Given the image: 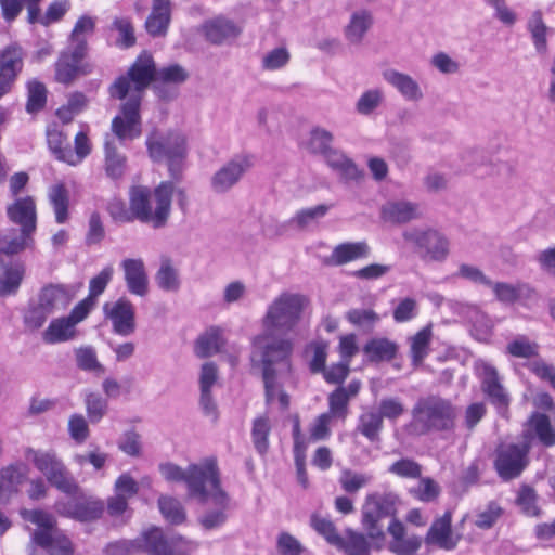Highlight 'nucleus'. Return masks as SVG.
<instances>
[{"label":"nucleus","instance_id":"nucleus-1","mask_svg":"<svg viewBox=\"0 0 555 555\" xmlns=\"http://www.w3.org/2000/svg\"><path fill=\"white\" fill-rule=\"evenodd\" d=\"M152 82H156V67L153 56L144 51L127 74L116 78L109 86L108 93L112 99L125 100L128 96L120 106V114L112 120V131L120 141L141 135L142 93Z\"/></svg>","mask_w":555,"mask_h":555},{"label":"nucleus","instance_id":"nucleus-2","mask_svg":"<svg viewBox=\"0 0 555 555\" xmlns=\"http://www.w3.org/2000/svg\"><path fill=\"white\" fill-rule=\"evenodd\" d=\"M172 193L171 181L160 182L153 191L144 185L132 186L129 202L133 217L155 229L163 228L170 216Z\"/></svg>","mask_w":555,"mask_h":555},{"label":"nucleus","instance_id":"nucleus-3","mask_svg":"<svg viewBox=\"0 0 555 555\" xmlns=\"http://www.w3.org/2000/svg\"><path fill=\"white\" fill-rule=\"evenodd\" d=\"M410 428L416 435H427L433 431L450 433L455 429L457 409L440 396L421 397L414 404Z\"/></svg>","mask_w":555,"mask_h":555},{"label":"nucleus","instance_id":"nucleus-4","mask_svg":"<svg viewBox=\"0 0 555 555\" xmlns=\"http://www.w3.org/2000/svg\"><path fill=\"white\" fill-rule=\"evenodd\" d=\"M21 516L36 526L30 532V555H39V548L48 555H74L75 548L72 541L57 527L52 514L41 509H24Z\"/></svg>","mask_w":555,"mask_h":555},{"label":"nucleus","instance_id":"nucleus-5","mask_svg":"<svg viewBox=\"0 0 555 555\" xmlns=\"http://www.w3.org/2000/svg\"><path fill=\"white\" fill-rule=\"evenodd\" d=\"M273 332L266 331L254 337V354L260 357L262 363V377L267 403H272L278 389L276 374L273 365L285 363L289 367V358L293 353V341L284 337H275Z\"/></svg>","mask_w":555,"mask_h":555},{"label":"nucleus","instance_id":"nucleus-6","mask_svg":"<svg viewBox=\"0 0 555 555\" xmlns=\"http://www.w3.org/2000/svg\"><path fill=\"white\" fill-rule=\"evenodd\" d=\"M159 470L168 481H184L189 494L197 498L202 503L208 501L206 482L217 485L220 473L215 457H207L201 464H192L186 470L172 463L160 464Z\"/></svg>","mask_w":555,"mask_h":555},{"label":"nucleus","instance_id":"nucleus-7","mask_svg":"<svg viewBox=\"0 0 555 555\" xmlns=\"http://www.w3.org/2000/svg\"><path fill=\"white\" fill-rule=\"evenodd\" d=\"M145 144L152 160H167L171 178L176 181L180 180L188 154L185 137L177 131L162 133L154 129L147 135Z\"/></svg>","mask_w":555,"mask_h":555},{"label":"nucleus","instance_id":"nucleus-8","mask_svg":"<svg viewBox=\"0 0 555 555\" xmlns=\"http://www.w3.org/2000/svg\"><path fill=\"white\" fill-rule=\"evenodd\" d=\"M306 296L293 293H282L268 307L262 325L266 331L287 333L294 330L301 319L307 306Z\"/></svg>","mask_w":555,"mask_h":555},{"label":"nucleus","instance_id":"nucleus-9","mask_svg":"<svg viewBox=\"0 0 555 555\" xmlns=\"http://www.w3.org/2000/svg\"><path fill=\"white\" fill-rule=\"evenodd\" d=\"M26 460L46 476L50 485L67 494L77 493L79 487L53 450H25Z\"/></svg>","mask_w":555,"mask_h":555},{"label":"nucleus","instance_id":"nucleus-10","mask_svg":"<svg viewBox=\"0 0 555 555\" xmlns=\"http://www.w3.org/2000/svg\"><path fill=\"white\" fill-rule=\"evenodd\" d=\"M530 449V442L524 440L520 444L501 443L498 446L493 462L498 476L504 481L518 478L529 465Z\"/></svg>","mask_w":555,"mask_h":555},{"label":"nucleus","instance_id":"nucleus-11","mask_svg":"<svg viewBox=\"0 0 555 555\" xmlns=\"http://www.w3.org/2000/svg\"><path fill=\"white\" fill-rule=\"evenodd\" d=\"M397 496L392 493L367 494L362 506V525L372 539L384 537L378 522L382 518L396 514Z\"/></svg>","mask_w":555,"mask_h":555},{"label":"nucleus","instance_id":"nucleus-12","mask_svg":"<svg viewBox=\"0 0 555 555\" xmlns=\"http://www.w3.org/2000/svg\"><path fill=\"white\" fill-rule=\"evenodd\" d=\"M477 369L480 372L481 390L496 409L498 413L505 416L509 405V395L502 385L496 369L488 362L479 361Z\"/></svg>","mask_w":555,"mask_h":555},{"label":"nucleus","instance_id":"nucleus-13","mask_svg":"<svg viewBox=\"0 0 555 555\" xmlns=\"http://www.w3.org/2000/svg\"><path fill=\"white\" fill-rule=\"evenodd\" d=\"M103 313L112 322L115 334L126 337L135 332V308L128 298L120 297L115 302L104 304Z\"/></svg>","mask_w":555,"mask_h":555},{"label":"nucleus","instance_id":"nucleus-14","mask_svg":"<svg viewBox=\"0 0 555 555\" xmlns=\"http://www.w3.org/2000/svg\"><path fill=\"white\" fill-rule=\"evenodd\" d=\"M139 492V485L129 474H121L115 481L114 494L106 501V509L111 517H122L126 514L127 518L131 516L129 508V500L135 496Z\"/></svg>","mask_w":555,"mask_h":555},{"label":"nucleus","instance_id":"nucleus-15","mask_svg":"<svg viewBox=\"0 0 555 555\" xmlns=\"http://www.w3.org/2000/svg\"><path fill=\"white\" fill-rule=\"evenodd\" d=\"M405 241L414 243L418 248L423 249L424 258L431 260H442L449 251L447 240L435 230L426 231H408L403 233Z\"/></svg>","mask_w":555,"mask_h":555},{"label":"nucleus","instance_id":"nucleus-16","mask_svg":"<svg viewBox=\"0 0 555 555\" xmlns=\"http://www.w3.org/2000/svg\"><path fill=\"white\" fill-rule=\"evenodd\" d=\"M7 215L11 222L20 225L24 236H33L37 228V209L34 197L16 198L7 207Z\"/></svg>","mask_w":555,"mask_h":555},{"label":"nucleus","instance_id":"nucleus-17","mask_svg":"<svg viewBox=\"0 0 555 555\" xmlns=\"http://www.w3.org/2000/svg\"><path fill=\"white\" fill-rule=\"evenodd\" d=\"M461 537L454 534L452 530V513L451 511H446L442 516L436 518L430 525L425 535V543L451 551L456 547Z\"/></svg>","mask_w":555,"mask_h":555},{"label":"nucleus","instance_id":"nucleus-18","mask_svg":"<svg viewBox=\"0 0 555 555\" xmlns=\"http://www.w3.org/2000/svg\"><path fill=\"white\" fill-rule=\"evenodd\" d=\"M208 500L218 507L216 511L205 513L198 522L205 530H212L221 527L227 521V509L229 508L230 498L228 493L221 488L220 474L218 475V483H209Z\"/></svg>","mask_w":555,"mask_h":555},{"label":"nucleus","instance_id":"nucleus-19","mask_svg":"<svg viewBox=\"0 0 555 555\" xmlns=\"http://www.w3.org/2000/svg\"><path fill=\"white\" fill-rule=\"evenodd\" d=\"M248 157L240 156L222 166L211 178V186L217 193H223L235 185L242 176L250 168Z\"/></svg>","mask_w":555,"mask_h":555},{"label":"nucleus","instance_id":"nucleus-20","mask_svg":"<svg viewBox=\"0 0 555 555\" xmlns=\"http://www.w3.org/2000/svg\"><path fill=\"white\" fill-rule=\"evenodd\" d=\"M130 294L144 297L149 293V276L141 258H126L120 262Z\"/></svg>","mask_w":555,"mask_h":555},{"label":"nucleus","instance_id":"nucleus-21","mask_svg":"<svg viewBox=\"0 0 555 555\" xmlns=\"http://www.w3.org/2000/svg\"><path fill=\"white\" fill-rule=\"evenodd\" d=\"M370 254L371 248L365 241L345 242L336 245L323 262L326 266L340 267L352 261L366 259Z\"/></svg>","mask_w":555,"mask_h":555},{"label":"nucleus","instance_id":"nucleus-22","mask_svg":"<svg viewBox=\"0 0 555 555\" xmlns=\"http://www.w3.org/2000/svg\"><path fill=\"white\" fill-rule=\"evenodd\" d=\"M85 57H76L74 52L64 51L61 53L55 64V79L68 85L76 77L80 75H88L92 72V66L88 63H82Z\"/></svg>","mask_w":555,"mask_h":555},{"label":"nucleus","instance_id":"nucleus-23","mask_svg":"<svg viewBox=\"0 0 555 555\" xmlns=\"http://www.w3.org/2000/svg\"><path fill=\"white\" fill-rule=\"evenodd\" d=\"M527 429L522 431V440L530 442L537 437L546 448L555 446V429L546 414L534 412L527 421Z\"/></svg>","mask_w":555,"mask_h":555},{"label":"nucleus","instance_id":"nucleus-24","mask_svg":"<svg viewBox=\"0 0 555 555\" xmlns=\"http://www.w3.org/2000/svg\"><path fill=\"white\" fill-rule=\"evenodd\" d=\"M361 389L360 380H351L348 386H338L328 395V411L332 417L345 420L349 412V401L356 398Z\"/></svg>","mask_w":555,"mask_h":555},{"label":"nucleus","instance_id":"nucleus-25","mask_svg":"<svg viewBox=\"0 0 555 555\" xmlns=\"http://www.w3.org/2000/svg\"><path fill=\"white\" fill-rule=\"evenodd\" d=\"M170 0H153L152 10L145 21V29L153 37L165 36L171 22Z\"/></svg>","mask_w":555,"mask_h":555},{"label":"nucleus","instance_id":"nucleus-26","mask_svg":"<svg viewBox=\"0 0 555 555\" xmlns=\"http://www.w3.org/2000/svg\"><path fill=\"white\" fill-rule=\"evenodd\" d=\"M75 292L64 284H48L40 289L38 301L52 314L55 310L65 309L73 300Z\"/></svg>","mask_w":555,"mask_h":555},{"label":"nucleus","instance_id":"nucleus-27","mask_svg":"<svg viewBox=\"0 0 555 555\" xmlns=\"http://www.w3.org/2000/svg\"><path fill=\"white\" fill-rule=\"evenodd\" d=\"M202 30L206 39L212 44H221L241 34V28L236 24L221 16L204 23Z\"/></svg>","mask_w":555,"mask_h":555},{"label":"nucleus","instance_id":"nucleus-28","mask_svg":"<svg viewBox=\"0 0 555 555\" xmlns=\"http://www.w3.org/2000/svg\"><path fill=\"white\" fill-rule=\"evenodd\" d=\"M24 50L13 42L0 50V74L15 83L24 67Z\"/></svg>","mask_w":555,"mask_h":555},{"label":"nucleus","instance_id":"nucleus-29","mask_svg":"<svg viewBox=\"0 0 555 555\" xmlns=\"http://www.w3.org/2000/svg\"><path fill=\"white\" fill-rule=\"evenodd\" d=\"M25 479L22 465H9L0 469V503H5L18 492V487Z\"/></svg>","mask_w":555,"mask_h":555},{"label":"nucleus","instance_id":"nucleus-30","mask_svg":"<svg viewBox=\"0 0 555 555\" xmlns=\"http://www.w3.org/2000/svg\"><path fill=\"white\" fill-rule=\"evenodd\" d=\"M417 217V206L410 202H389L382 208L383 220L390 223H406Z\"/></svg>","mask_w":555,"mask_h":555},{"label":"nucleus","instance_id":"nucleus-31","mask_svg":"<svg viewBox=\"0 0 555 555\" xmlns=\"http://www.w3.org/2000/svg\"><path fill=\"white\" fill-rule=\"evenodd\" d=\"M104 503L98 499H82L69 504L68 515L79 521H92L102 516Z\"/></svg>","mask_w":555,"mask_h":555},{"label":"nucleus","instance_id":"nucleus-32","mask_svg":"<svg viewBox=\"0 0 555 555\" xmlns=\"http://www.w3.org/2000/svg\"><path fill=\"white\" fill-rule=\"evenodd\" d=\"M75 336L76 324L68 317L52 320L42 334L43 340L48 344L67 341Z\"/></svg>","mask_w":555,"mask_h":555},{"label":"nucleus","instance_id":"nucleus-33","mask_svg":"<svg viewBox=\"0 0 555 555\" xmlns=\"http://www.w3.org/2000/svg\"><path fill=\"white\" fill-rule=\"evenodd\" d=\"M47 142L56 159L75 166L74 153L67 142V137L55 126L47 129Z\"/></svg>","mask_w":555,"mask_h":555},{"label":"nucleus","instance_id":"nucleus-34","mask_svg":"<svg viewBox=\"0 0 555 555\" xmlns=\"http://www.w3.org/2000/svg\"><path fill=\"white\" fill-rule=\"evenodd\" d=\"M398 351V345L388 338H372L363 347L370 362L391 361Z\"/></svg>","mask_w":555,"mask_h":555},{"label":"nucleus","instance_id":"nucleus-35","mask_svg":"<svg viewBox=\"0 0 555 555\" xmlns=\"http://www.w3.org/2000/svg\"><path fill=\"white\" fill-rule=\"evenodd\" d=\"M137 548H144L150 555H169L171 552L159 528H151L144 531L135 540Z\"/></svg>","mask_w":555,"mask_h":555},{"label":"nucleus","instance_id":"nucleus-36","mask_svg":"<svg viewBox=\"0 0 555 555\" xmlns=\"http://www.w3.org/2000/svg\"><path fill=\"white\" fill-rule=\"evenodd\" d=\"M224 339L219 327H210L195 341V353L198 358H207L220 351Z\"/></svg>","mask_w":555,"mask_h":555},{"label":"nucleus","instance_id":"nucleus-37","mask_svg":"<svg viewBox=\"0 0 555 555\" xmlns=\"http://www.w3.org/2000/svg\"><path fill=\"white\" fill-rule=\"evenodd\" d=\"M25 276V266L22 262H16L11 266L4 267L0 274V296L5 297L14 295Z\"/></svg>","mask_w":555,"mask_h":555},{"label":"nucleus","instance_id":"nucleus-38","mask_svg":"<svg viewBox=\"0 0 555 555\" xmlns=\"http://www.w3.org/2000/svg\"><path fill=\"white\" fill-rule=\"evenodd\" d=\"M383 75L385 80L396 87L406 99L418 100L422 98V92L417 82L409 75L393 69L386 70Z\"/></svg>","mask_w":555,"mask_h":555},{"label":"nucleus","instance_id":"nucleus-39","mask_svg":"<svg viewBox=\"0 0 555 555\" xmlns=\"http://www.w3.org/2000/svg\"><path fill=\"white\" fill-rule=\"evenodd\" d=\"M48 198L53 207L55 220L62 224L68 220L69 193L63 183L50 188Z\"/></svg>","mask_w":555,"mask_h":555},{"label":"nucleus","instance_id":"nucleus-40","mask_svg":"<svg viewBox=\"0 0 555 555\" xmlns=\"http://www.w3.org/2000/svg\"><path fill=\"white\" fill-rule=\"evenodd\" d=\"M336 548L343 551L346 555H369L371 551L370 543L364 534L346 529L341 537V543Z\"/></svg>","mask_w":555,"mask_h":555},{"label":"nucleus","instance_id":"nucleus-41","mask_svg":"<svg viewBox=\"0 0 555 555\" xmlns=\"http://www.w3.org/2000/svg\"><path fill=\"white\" fill-rule=\"evenodd\" d=\"M431 337V325H426L411 337L410 356L413 365H420L428 354Z\"/></svg>","mask_w":555,"mask_h":555},{"label":"nucleus","instance_id":"nucleus-42","mask_svg":"<svg viewBox=\"0 0 555 555\" xmlns=\"http://www.w3.org/2000/svg\"><path fill=\"white\" fill-rule=\"evenodd\" d=\"M158 507L163 517L171 525H181L186 520V513L181 502L169 495L158 498Z\"/></svg>","mask_w":555,"mask_h":555},{"label":"nucleus","instance_id":"nucleus-43","mask_svg":"<svg viewBox=\"0 0 555 555\" xmlns=\"http://www.w3.org/2000/svg\"><path fill=\"white\" fill-rule=\"evenodd\" d=\"M127 158L125 155L117 152L116 146L111 142H105V172L114 179H120L126 170Z\"/></svg>","mask_w":555,"mask_h":555},{"label":"nucleus","instance_id":"nucleus-44","mask_svg":"<svg viewBox=\"0 0 555 555\" xmlns=\"http://www.w3.org/2000/svg\"><path fill=\"white\" fill-rule=\"evenodd\" d=\"M159 288L166 292H177L180 288L178 271L168 258L162 259L160 267L155 275Z\"/></svg>","mask_w":555,"mask_h":555},{"label":"nucleus","instance_id":"nucleus-45","mask_svg":"<svg viewBox=\"0 0 555 555\" xmlns=\"http://www.w3.org/2000/svg\"><path fill=\"white\" fill-rule=\"evenodd\" d=\"M371 24L372 17L367 11L354 13L345 30L347 39L352 43H359Z\"/></svg>","mask_w":555,"mask_h":555},{"label":"nucleus","instance_id":"nucleus-46","mask_svg":"<svg viewBox=\"0 0 555 555\" xmlns=\"http://www.w3.org/2000/svg\"><path fill=\"white\" fill-rule=\"evenodd\" d=\"M271 425L268 416H259L254 420L251 428V439L255 449L261 455L269 449V434Z\"/></svg>","mask_w":555,"mask_h":555},{"label":"nucleus","instance_id":"nucleus-47","mask_svg":"<svg viewBox=\"0 0 555 555\" xmlns=\"http://www.w3.org/2000/svg\"><path fill=\"white\" fill-rule=\"evenodd\" d=\"M516 504L520 511L529 517H540L541 508L538 506V494L535 490L528 486L522 485L517 493Z\"/></svg>","mask_w":555,"mask_h":555},{"label":"nucleus","instance_id":"nucleus-48","mask_svg":"<svg viewBox=\"0 0 555 555\" xmlns=\"http://www.w3.org/2000/svg\"><path fill=\"white\" fill-rule=\"evenodd\" d=\"M189 77L188 72L179 64H171L156 69V82L154 88L159 91V85H180Z\"/></svg>","mask_w":555,"mask_h":555},{"label":"nucleus","instance_id":"nucleus-49","mask_svg":"<svg viewBox=\"0 0 555 555\" xmlns=\"http://www.w3.org/2000/svg\"><path fill=\"white\" fill-rule=\"evenodd\" d=\"M311 527L322 535L326 542L336 547L341 543V537L334 522L325 517L313 514L310 519Z\"/></svg>","mask_w":555,"mask_h":555},{"label":"nucleus","instance_id":"nucleus-50","mask_svg":"<svg viewBox=\"0 0 555 555\" xmlns=\"http://www.w3.org/2000/svg\"><path fill=\"white\" fill-rule=\"evenodd\" d=\"M26 111L30 114L41 111L47 102V89L43 83L31 80L27 83Z\"/></svg>","mask_w":555,"mask_h":555},{"label":"nucleus","instance_id":"nucleus-51","mask_svg":"<svg viewBox=\"0 0 555 555\" xmlns=\"http://www.w3.org/2000/svg\"><path fill=\"white\" fill-rule=\"evenodd\" d=\"M528 28L533 38L535 49L539 52L544 53L547 48V41H546L547 27L543 22L542 13L540 11L533 12L532 16L530 17V20L528 22Z\"/></svg>","mask_w":555,"mask_h":555},{"label":"nucleus","instance_id":"nucleus-52","mask_svg":"<svg viewBox=\"0 0 555 555\" xmlns=\"http://www.w3.org/2000/svg\"><path fill=\"white\" fill-rule=\"evenodd\" d=\"M383 427V418L377 412H366L360 416L358 430L371 441L378 438Z\"/></svg>","mask_w":555,"mask_h":555},{"label":"nucleus","instance_id":"nucleus-53","mask_svg":"<svg viewBox=\"0 0 555 555\" xmlns=\"http://www.w3.org/2000/svg\"><path fill=\"white\" fill-rule=\"evenodd\" d=\"M371 479L372 477L370 475L356 473L351 469H344L339 477V483L346 493L353 494L370 483Z\"/></svg>","mask_w":555,"mask_h":555},{"label":"nucleus","instance_id":"nucleus-54","mask_svg":"<svg viewBox=\"0 0 555 555\" xmlns=\"http://www.w3.org/2000/svg\"><path fill=\"white\" fill-rule=\"evenodd\" d=\"M112 29L119 34L116 44L128 49L135 44L134 28L128 17H116L112 23Z\"/></svg>","mask_w":555,"mask_h":555},{"label":"nucleus","instance_id":"nucleus-55","mask_svg":"<svg viewBox=\"0 0 555 555\" xmlns=\"http://www.w3.org/2000/svg\"><path fill=\"white\" fill-rule=\"evenodd\" d=\"M410 494L421 502H431L436 500L440 493L438 483L429 478H422L416 487L410 489Z\"/></svg>","mask_w":555,"mask_h":555},{"label":"nucleus","instance_id":"nucleus-56","mask_svg":"<svg viewBox=\"0 0 555 555\" xmlns=\"http://www.w3.org/2000/svg\"><path fill=\"white\" fill-rule=\"evenodd\" d=\"M388 472L401 478H420L422 475V466L416 461L403 457L392 463Z\"/></svg>","mask_w":555,"mask_h":555},{"label":"nucleus","instance_id":"nucleus-57","mask_svg":"<svg viewBox=\"0 0 555 555\" xmlns=\"http://www.w3.org/2000/svg\"><path fill=\"white\" fill-rule=\"evenodd\" d=\"M50 314V311L39 301L30 304L24 313V324L31 331L38 330L46 323Z\"/></svg>","mask_w":555,"mask_h":555},{"label":"nucleus","instance_id":"nucleus-58","mask_svg":"<svg viewBox=\"0 0 555 555\" xmlns=\"http://www.w3.org/2000/svg\"><path fill=\"white\" fill-rule=\"evenodd\" d=\"M507 352L515 358H532L538 356L539 346L527 337L520 336L511 341L506 347Z\"/></svg>","mask_w":555,"mask_h":555},{"label":"nucleus","instance_id":"nucleus-59","mask_svg":"<svg viewBox=\"0 0 555 555\" xmlns=\"http://www.w3.org/2000/svg\"><path fill=\"white\" fill-rule=\"evenodd\" d=\"M504 509L496 503L490 502L487 507L476 515L475 526L479 529H490L502 517Z\"/></svg>","mask_w":555,"mask_h":555},{"label":"nucleus","instance_id":"nucleus-60","mask_svg":"<svg viewBox=\"0 0 555 555\" xmlns=\"http://www.w3.org/2000/svg\"><path fill=\"white\" fill-rule=\"evenodd\" d=\"M114 274V268L106 266L102 271L93 276L89 282V297L96 301V298L102 295L111 282Z\"/></svg>","mask_w":555,"mask_h":555},{"label":"nucleus","instance_id":"nucleus-61","mask_svg":"<svg viewBox=\"0 0 555 555\" xmlns=\"http://www.w3.org/2000/svg\"><path fill=\"white\" fill-rule=\"evenodd\" d=\"M86 410L91 423H98L105 415L107 401L100 395L90 392L86 396Z\"/></svg>","mask_w":555,"mask_h":555},{"label":"nucleus","instance_id":"nucleus-62","mask_svg":"<svg viewBox=\"0 0 555 555\" xmlns=\"http://www.w3.org/2000/svg\"><path fill=\"white\" fill-rule=\"evenodd\" d=\"M76 362L78 367L83 371L104 372L103 365L98 361L95 351L91 347L77 349Z\"/></svg>","mask_w":555,"mask_h":555},{"label":"nucleus","instance_id":"nucleus-63","mask_svg":"<svg viewBox=\"0 0 555 555\" xmlns=\"http://www.w3.org/2000/svg\"><path fill=\"white\" fill-rule=\"evenodd\" d=\"M70 8L69 0H53L43 13L42 26L47 27L61 21Z\"/></svg>","mask_w":555,"mask_h":555},{"label":"nucleus","instance_id":"nucleus-64","mask_svg":"<svg viewBox=\"0 0 555 555\" xmlns=\"http://www.w3.org/2000/svg\"><path fill=\"white\" fill-rule=\"evenodd\" d=\"M276 548L281 555H301L305 552L302 544L288 532L278 535Z\"/></svg>","mask_w":555,"mask_h":555}]
</instances>
